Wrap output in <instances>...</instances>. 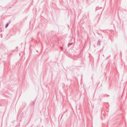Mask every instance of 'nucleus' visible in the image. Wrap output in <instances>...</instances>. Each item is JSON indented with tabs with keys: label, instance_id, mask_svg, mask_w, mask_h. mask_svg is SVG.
Segmentation results:
<instances>
[{
	"label": "nucleus",
	"instance_id": "obj_1",
	"mask_svg": "<svg viewBox=\"0 0 127 127\" xmlns=\"http://www.w3.org/2000/svg\"><path fill=\"white\" fill-rule=\"evenodd\" d=\"M8 26V24H6V25H5V28H7V26Z\"/></svg>",
	"mask_w": 127,
	"mask_h": 127
}]
</instances>
